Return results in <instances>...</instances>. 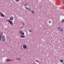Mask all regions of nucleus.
Here are the masks:
<instances>
[{
	"label": "nucleus",
	"mask_w": 64,
	"mask_h": 64,
	"mask_svg": "<svg viewBox=\"0 0 64 64\" xmlns=\"http://www.w3.org/2000/svg\"><path fill=\"white\" fill-rule=\"evenodd\" d=\"M6 21H8V22H9L10 25H13V22H12L10 20H7Z\"/></svg>",
	"instance_id": "obj_1"
},
{
	"label": "nucleus",
	"mask_w": 64,
	"mask_h": 64,
	"mask_svg": "<svg viewBox=\"0 0 64 64\" xmlns=\"http://www.w3.org/2000/svg\"><path fill=\"white\" fill-rule=\"evenodd\" d=\"M58 29L59 30V31H60L61 32H63V29H62V28H61V27H58Z\"/></svg>",
	"instance_id": "obj_2"
},
{
	"label": "nucleus",
	"mask_w": 64,
	"mask_h": 64,
	"mask_svg": "<svg viewBox=\"0 0 64 64\" xmlns=\"http://www.w3.org/2000/svg\"><path fill=\"white\" fill-rule=\"evenodd\" d=\"M2 40L3 41L5 42V37L4 36H2Z\"/></svg>",
	"instance_id": "obj_3"
},
{
	"label": "nucleus",
	"mask_w": 64,
	"mask_h": 64,
	"mask_svg": "<svg viewBox=\"0 0 64 64\" xmlns=\"http://www.w3.org/2000/svg\"><path fill=\"white\" fill-rule=\"evenodd\" d=\"M0 14L1 16L2 17H4V16H5L4 15V14H2V12H0Z\"/></svg>",
	"instance_id": "obj_4"
},
{
	"label": "nucleus",
	"mask_w": 64,
	"mask_h": 64,
	"mask_svg": "<svg viewBox=\"0 0 64 64\" xmlns=\"http://www.w3.org/2000/svg\"><path fill=\"white\" fill-rule=\"evenodd\" d=\"M16 60H18V61H21V59L20 58H16Z\"/></svg>",
	"instance_id": "obj_5"
},
{
	"label": "nucleus",
	"mask_w": 64,
	"mask_h": 64,
	"mask_svg": "<svg viewBox=\"0 0 64 64\" xmlns=\"http://www.w3.org/2000/svg\"><path fill=\"white\" fill-rule=\"evenodd\" d=\"M2 35H3V34H0V41H1L2 39Z\"/></svg>",
	"instance_id": "obj_6"
},
{
	"label": "nucleus",
	"mask_w": 64,
	"mask_h": 64,
	"mask_svg": "<svg viewBox=\"0 0 64 64\" xmlns=\"http://www.w3.org/2000/svg\"><path fill=\"white\" fill-rule=\"evenodd\" d=\"M25 8H26V9H27V10H29V11H31V9H30L29 8H27L26 7H25Z\"/></svg>",
	"instance_id": "obj_7"
},
{
	"label": "nucleus",
	"mask_w": 64,
	"mask_h": 64,
	"mask_svg": "<svg viewBox=\"0 0 64 64\" xmlns=\"http://www.w3.org/2000/svg\"><path fill=\"white\" fill-rule=\"evenodd\" d=\"M23 48H24V49H26V48H27V46L26 45H24L23 46Z\"/></svg>",
	"instance_id": "obj_8"
},
{
	"label": "nucleus",
	"mask_w": 64,
	"mask_h": 64,
	"mask_svg": "<svg viewBox=\"0 0 64 64\" xmlns=\"http://www.w3.org/2000/svg\"><path fill=\"white\" fill-rule=\"evenodd\" d=\"M13 19H14V18L13 17H11L10 18V20H13Z\"/></svg>",
	"instance_id": "obj_9"
},
{
	"label": "nucleus",
	"mask_w": 64,
	"mask_h": 64,
	"mask_svg": "<svg viewBox=\"0 0 64 64\" xmlns=\"http://www.w3.org/2000/svg\"><path fill=\"white\" fill-rule=\"evenodd\" d=\"M20 37H21V38H25V36H20Z\"/></svg>",
	"instance_id": "obj_10"
},
{
	"label": "nucleus",
	"mask_w": 64,
	"mask_h": 64,
	"mask_svg": "<svg viewBox=\"0 0 64 64\" xmlns=\"http://www.w3.org/2000/svg\"><path fill=\"white\" fill-rule=\"evenodd\" d=\"M32 14H34V13H35V11L32 10Z\"/></svg>",
	"instance_id": "obj_11"
},
{
	"label": "nucleus",
	"mask_w": 64,
	"mask_h": 64,
	"mask_svg": "<svg viewBox=\"0 0 64 64\" xmlns=\"http://www.w3.org/2000/svg\"><path fill=\"white\" fill-rule=\"evenodd\" d=\"M36 62H38L40 64V62L39 61L37 60H36Z\"/></svg>",
	"instance_id": "obj_12"
},
{
	"label": "nucleus",
	"mask_w": 64,
	"mask_h": 64,
	"mask_svg": "<svg viewBox=\"0 0 64 64\" xmlns=\"http://www.w3.org/2000/svg\"><path fill=\"white\" fill-rule=\"evenodd\" d=\"M60 62H61V63H63V60H60Z\"/></svg>",
	"instance_id": "obj_13"
},
{
	"label": "nucleus",
	"mask_w": 64,
	"mask_h": 64,
	"mask_svg": "<svg viewBox=\"0 0 64 64\" xmlns=\"http://www.w3.org/2000/svg\"><path fill=\"white\" fill-rule=\"evenodd\" d=\"M62 23H64V19H63L62 20Z\"/></svg>",
	"instance_id": "obj_14"
},
{
	"label": "nucleus",
	"mask_w": 64,
	"mask_h": 64,
	"mask_svg": "<svg viewBox=\"0 0 64 64\" xmlns=\"http://www.w3.org/2000/svg\"><path fill=\"white\" fill-rule=\"evenodd\" d=\"M22 36H24V33L23 32H22Z\"/></svg>",
	"instance_id": "obj_15"
},
{
	"label": "nucleus",
	"mask_w": 64,
	"mask_h": 64,
	"mask_svg": "<svg viewBox=\"0 0 64 64\" xmlns=\"http://www.w3.org/2000/svg\"><path fill=\"white\" fill-rule=\"evenodd\" d=\"M24 5L26 6H28V4H26V3L24 4Z\"/></svg>",
	"instance_id": "obj_16"
},
{
	"label": "nucleus",
	"mask_w": 64,
	"mask_h": 64,
	"mask_svg": "<svg viewBox=\"0 0 64 64\" xmlns=\"http://www.w3.org/2000/svg\"><path fill=\"white\" fill-rule=\"evenodd\" d=\"M22 32V30H20L19 31V32L20 33H21Z\"/></svg>",
	"instance_id": "obj_17"
},
{
	"label": "nucleus",
	"mask_w": 64,
	"mask_h": 64,
	"mask_svg": "<svg viewBox=\"0 0 64 64\" xmlns=\"http://www.w3.org/2000/svg\"><path fill=\"white\" fill-rule=\"evenodd\" d=\"M7 61H10V60L9 59H7Z\"/></svg>",
	"instance_id": "obj_18"
},
{
	"label": "nucleus",
	"mask_w": 64,
	"mask_h": 64,
	"mask_svg": "<svg viewBox=\"0 0 64 64\" xmlns=\"http://www.w3.org/2000/svg\"><path fill=\"white\" fill-rule=\"evenodd\" d=\"M15 1H16V2H19V0H15Z\"/></svg>",
	"instance_id": "obj_19"
},
{
	"label": "nucleus",
	"mask_w": 64,
	"mask_h": 64,
	"mask_svg": "<svg viewBox=\"0 0 64 64\" xmlns=\"http://www.w3.org/2000/svg\"><path fill=\"white\" fill-rule=\"evenodd\" d=\"M22 24H23V26H24V22H22Z\"/></svg>",
	"instance_id": "obj_20"
},
{
	"label": "nucleus",
	"mask_w": 64,
	"mask_h": 64,
	"mask_svg": "<svg viewBox=\"0 0 64 64\" xmlns=\"http://www.w3.org/2000/svg\"><path fill=\"white\" fill-rule=\"evenodd\" d=\"M49 23H51V21H50L49 22Z\"/></svg>",
	"instance_id": "obj_21"
},
{
	"label": "nucleus",
	"mask_w": 64,
	"mask_h": 64,
	"mask_svg": "<svg viewBox=\"0 0 64 64\" xmlns=\"http://www.w3.org/2000/svg\"><path fill=\"white\" fill-rule=\"evenodd\" d=\"M29 32H31V30H30Z\"/></svg>",
	"instance_id": "obj_22"
},
{
	"label": "nucleus",
	"mask_w": 64,
	"mask_h": 64,
	"mask_svg": "<svg viewBox=\"0 0 64 64\" xmlns=\"http://www.w3.org/2000/svg\"><path fill=\"white\" fill-rule=\"evenodd\" d=\"M20 28H23V27H21Z\"/></svg>",
	"instance_id": "obj_23"
},
{
	"label": "nucleus",
	"mask_w": 64,
	"mask_h": 64,
	"mask_svg": "<svg viewBox=\"0 0 64 64\" xmlns=\"http://www.w3.org/2000/svg\"><path fill=\"white\" fill-rule=\"evenodd\" d=\"M44 29L45 30L46 29V28H44Z\"/></svg>",
	"instance_id": "obj_24"
}]
</instances>
